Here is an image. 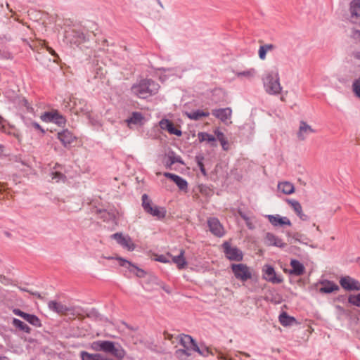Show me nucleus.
<instances>
[{
  "label": "nucleus",
  "instance_id": "61",
  "mask_svg": "<svg viewBox=\"0 0 360 360\" xmlns=\"http://www.w3.org/2000/svg\"><path fill=\"white\" fill-rule=\"evenodd\" d=\"M164 335H165V338L166 339H168V340H172V337H173V335H170V334H169V333H166V332L164 333Z\"/></svg>",
  "mask_w": 360,
  "mask_h": 360
},
{
  "label": "nucleus",
  "instance_id": "20",
  "mask_svg": "<svg viewBox=\"0 0 360 360\" xmlns=\"http://www.w3.org/2000/svg\"><path fill=\"white\" fill-rule=\"evenodd\" d=\"M58 138L65 147L70 145L75 139V136L68 129L58 132Z\"/></svg>",
  "mask_w": 360,
  "mask_h": 360
},
{
  "label": "nucleus",
  "instance_id": "11",
  "mask_svg": "<svg viewBox=\"0 0 360 360\" xmlns=\"http://www.w3.org/2000/svg\"><path fill=\"white\" fill-rule=\"evenodd\" d=\"M207 225L210 232L217 237L224 235V229L219 220L216 217H210L207 219Z\"/></svg>",
  "mask_w": 360,
  "mask_h": 360
},
{
  "label": "nucleus",
  "instance_id": "4",
  "mask_svg": "<svg viewBox=\"0 0 360 360\" xmlns=\"http://www.w3.org/2000/svg\"><path fill=\"white\" fill-rule=\"evenodd\" d=\"M263 81L264 86L268 94H278L281 93L282 87L279 82V75L277 70L267 72Z\"/></svg>",
  "mask_w": 360,
  "mask_h": 360
},
{
  "label": "nucleus",
  "instance_id": "46",
  "mask_svg": "<svg viewBox=\"0 0 360 360\" xmlns=\"http://www.w3.org/2000/svg\"><path fill=\"white\" fill-rule=\"evenodd\" d=\"M169 255H158L155 258V260L156 261H158L160 262H162V263H168L169 262V260L168 259V257Z\"/></svg>",
  "mask_w": 360,
  "mask_h": 360
},
{
  "label": "nucleus",
  "instance_id": "30",
  "mask_svg": "<svg viewBox=\"0 0 360 360\" xmlns=\"http://www.w3.org/2000/svg\"><path fill=\"white\" fill-rule=\"evenodd\" d=\"M349 11L352 18L360 19V0H352L349 4Z\"/></svg>",
  "mask_w": 360,
  "mask_h": 360
},
{
  "label": "nucleus",
  "instance_id": "19",
  "mask_svg": "<svg viewBox=\"0 0 360 360\" xmlns=\"http://www.w3.org/2000/svg\"><path fill=\"white\" fill-rule=\"evenodd\" d=\"M264 241L267 245L270 246L284 248L286 245V244L283 243L281 238H279L272 233H266Z\"/></svg>",
  "mask_w": 360,
  "mask_h": 360
},
{
  "label": "nucleus",
  "instance_id": "25",
  "mask_svg": "<svg viewBox=\"0 0 360 360\" xmlns=\"http://www.w3.org/2000/svg\"><path fill=\"white\" fill-rule=\"evenodd\" d=\"M185 251L181 249L177 256L169 255L172 257V262L176 264L179 269H184L187 264V262L184 257Z\"/></svg>",
  "mask_w": 360,
  "mask_h": 360
},
{
  "label": "nucleus",
  "instance_id": "22",
  "mask_svg": "<svg viewBox=\"0 0 360 360\" xmlns=\"http://www.w3.org/2000/svg\"><path fill=\"white\" fill-rule=\"evenodd\" d=\"M290 266L292 269L289 270V274L294 276H302L305 271L304 265L297 259H291Z\"/></svg>",
  "mask_w": 360,
  "mask_h": 360
},
{
  "label": "nucleus",
  "instance_id": "5",
  "mask_svg": "<svg viewBox=\"0 0 360 360\" xmlns=\"http://www.w3.org/2000/svg\"><path fill=\"white\" fill-rule=\"evenodd\" d=\"M141 200L143 209L147 214L156 217L158 219H162L165 217L166 209L163 207L155 205L147 194L142 195Z\"/></svg>",
  "mask_w": 360,
  "mask_h": 360
},
{
  "label": "nucleus",
  "instance_id": "9",
  "mask_svg": "<svg viewBox=\"0 0 360 360\" xmlns=\"http://www.w3.org/2000/svg\"><path fill=\"white\" fill-rule=\"evenodd\" d=\"M111 238L115 240L122 248L129 251H132L135 248V245L129 236H124L122 233H115L111 236Z\"/></svg>",
  "mask_w": 360,
  "mask_h": 360
},
{
  "label": "nucleus",
  "instance_id": "39",
  "mask_svg": "<svg viewBox=\"0 0 360 360\" xmlns=\"http://www.w3.org/2000/svg\"><path fill=\"white\" fill-rule=\"evenodd\" d=\"M348 302L352 305L360 307V292L357 295H350L348 297Z\"/></svg>",
  "mask_w": 360,
  "mask_h": 360
},
{
  "label": "nucleus",
  "instance_id": "50",
  "mask_svg": "<svg viewBox=\"0 0 360 360\" xmlns=\"http://www.w3.org/2000/svg\"><path fill=\"white\" fill-rule=\"evenodd\" d=\"M296 214L300 217V219L303 221H307L309 219L308 216L303 213L302 208L296 212Z\"/></svg>",
  "mask_w": 360,
  "mask_h": 360
},
{
  "label": "nucleus",
  "instance_id": "32",
  "mask_svg": "<svg viewBox=\"0 0 360 360\" xmlns=\"http://www.w3.org/2000/svg\"><path fill=\"white\" fill-rule=\"evenodd\" d=\"M256 70L254 68H250L244 71H240L236 72V76L239 79H246L248 80L252 79L256 75Z\"/></svg>",
  "mask_w": 360,
  "mask_h": 360
},
{
  "label": "nucleus",
  "instance_id": "26",
  "mask_svg": "<svg viewBox=\"0 0 360 360\" xmlns=\"http://www.w3.org/2000/svg\"><path fill=\"white\" fill-rule=\"evenodd\" d=\"M97 214L104 221H113L116 217V212L114 210H97Z\"/></svg>",
  "mask_w": 360,
  "mask_h": 360
},
{
  "label": "nucleus",
  "instance_id": "33",
  "mask_svg": "<svg viewBox=\"0 0 360 360\" xmlns=\"http://www.w3.org/2000/svg\"><path fill=\"white\" fill-rule=\"evenodd\" d=\"M12 324L14 327L18 328L19 330H21L22 332H25L27 334L31 333V328L29 327L26 323H25L23 321H20L18 319H13L12 321Z\"/></svg>",
  "mask_w": 360,
  "mask_h": 360
},
{
  "label": "nucleus",
  "instance_id": "28",
  "mask_svg": "<svg viewBox=\"0 0 360 360\" xmlns=\"http://www.w3.org/2000/svg\"><path fill=\"white\" fill-rule=\"evenodd\" d=\"M143 282V287L147 290H150L158 285V278L153 275H147Z\"/></svg>",
  "mask_w": 360,
  "mask_h": 360
},
{
  "label": "nucleus",
  "instance_id": "44",
  "mask_svg": "<svg viewBox=\"0 0 360 360\" xmlns=\"http://www.w3.org/2000/svg\"><path fill=\"white\" fill-rule=\"evenodd\" d=\"M195 160H196L198 166L199 167L202 174H204V175H206V171H205V169L204 167L203 162H202V161L204 160L203 156L198 155V156H196Z\"/></svg>",
  "mask_w": 360,
  "mask_h": 360
},
{
  "label": "nucleus",
  "instance_id": "58",
  "mask_svg": "<svg viewBox=\"0 0 360 360\" xmlns=\"http://www.w3.org/2000/svg\"><path fill=\"white\" fill-rule=\"evenodd\" d=\"M32 316V314H27V313H25H25L23 314L22 316V318L25 321H26L29 322V321H30V318H31V316Z\"/></svg>",
  "mask_w": 360,
  "mask_h": 360
},
{
  "label": "nucleus",
  "instance_id": "13",
  "mask_svg": "<svg viewBox=\"0 0 360 360\" xmlns=\"http://www.w3.org/2000/svg\"><path fill=\"white\" fill-rule=\"evenodd\" d=\"M179 342L184 348H189L202 354V352L191 336L188 335H181Z\"/></svg>",
  "mask_w": 360,
  "mask_h": 360
},
{
  "label": "nucleus",
  "instance_id": "40",
  "mask_svg": "<svg viewBox=\"0 0 360 360\" xmlns=\"http://www.w3.org/2000/svg\"><path fill=\"white\" fill-rule=\"evenodd\" d=\"M352 90L355 96L360 99V77L353 82Z\"/></svg>",
  "mask_w": 360,
  "mask_h": 360
},
{
  "label": "nucleus",
  "instance_id": "53",
  "mask_svg": "<svg viewBox=\"0 0 360 360\" xmlns=\"http://www.w3.org/2000/svg\"><path fill=\"white\" fill-rule=\"evenodd\" d=\"M30 126L35 128L36 129L40 130L42 133H44V130L41 128V127L36 122H31Z\"/></svg>",
  "mask_w": 360,
  "mask_h": 360
},
{
  "label": "nucleus",
  "instance_id": "3",
  "mask_svg": "<svg viewBox=\"0 0 360 360\" xmlns=\"http://www.w3.org/2000/svg\"><path fill=\"white\" fill-rule=\"evenodd\" d=\"M49 309L56 312L58 314L61 315H70L72 316H79V317H84V311L80 307H68V306L63 304L60 302L51 300L48 303Z\"/></svg>",
  "mask_w": 360,
  "mask_h": 360
},
{
  "label": "nucleus",
  "instance_id": "48",
  "mask_svg": "<svg viewBox=\"0 0 360 360\" xmlns=\"http://www.w3.org/2000/svg\"><path fill=\"white\" fill-rule=\"evenodd\" d=\"M266 51L262 46H261L258 51L259 57L261 60H265Z\"/></svg>",
  "mask_w": 360,
  "mask_h": 360
},
{
  "label": "nucleus",
  "instance_id": "63",
  "mask_svg": "<svg viewBox=\"0 0 360 360\" xmlns=\"http://www.w3.org/2000/svg\"><path fill=\"white\" fill-rule=\"evenodd\" d=\"M246 225L250 229H253V226L252 225V224L250 222V220L246 221Z\"/></svg>",
  "mask_w": 360,
  "mask_h": 360
},
{
  "label": "nucleus",
  "instance_id": "10",
  "mask_svg": "<svg viewBox=\"0 0 360 360\" xmlns=\"http://www.w3.org/2000/svg\"><path fill=\"white\" fill-rule=\"evenodd\" d=\"M263 278L266 281L272 283H281L283 282V278L280 276H277L274 268L271 265H264L262 269Z\"/></svg>",
  "mask_w": 360,
  "mask_h": 360
},
{
  "label": "nucleus",
  "instance_id": "42",
  "mask_svg": "<svg viewBox=\"0 0 360 360\" xmlns=\"http://www.w3.org/2000/svg\"><path fill=\"white\" fill-rule=\"evenodd\" d=\"M288 203L291 206L295 213L302 208L301 204L297 200H288Z\"/></svg>",
  "mask_w": 360,
  "mask_h": 360
},
{
  "label": "nucleus",
  "instance_id": "27",
  "mask_svg": "<svg viewBox=\"0 0 360 360\" xmlns=\"http://www.w3.org/2000/svg\"><path fill=\"white\" fill-rule=\"evenodd\" d=\"M186 116L192 120H200L202 117H208L210 115V112L208 111L202 110H193L189 112H186Z\"/></svg>",
  "mask_w": 360,
  "mask_h": 360
},
{
  "label": "nucleus",
  "instance_id": "34",
  "mask_svg": "<svg viewBox=\"0 0 360 360\" xmlns=\"http://www.w3.org/2000/svg\"><path fill=\"white\" fill-rule=\"evenodd\" d=\"M174 163H180L184 165L182 158L179 155H176L174 152L171 151L168 153V161L167 162V166L171 167Z\"/></svg>",
  "mask_w": 360,
  "mask_h": 360
},
{
  "label": "nucleus",
  "instance_id": "12",
  "mask_svg": "<svg viewBox=\"0 0 360 360\" xmlns=\"http://www.w3.org/2000/svg\"><path fill=\"white\" fill-rule=\"evenodd\" d=\"M66 38L71 44L79 45L87 40V37L84 33L79 30H72L68 32Z\"/></svg>",
  "mask_w": 360,
  "mask_h": 360
},
{
  "label": "nucleus",
  "instance_id": "45",
  "mask_svg": "<svg viewBox=\"0 0 360 360\" xmlns=\"http://www.w3.org/2000/svg\"><path fill=\"white\" fill-rule=\"evenodd\" d=\"M28 323L35 327L41 326V322L40 319L34 314H32Z\"/></svg>",
  "mask_w": 360,
  "mask_h": 360
},
{
  "label": "nucleus",
  "instance_id": "29",
  "mask_svg": "<svg viewBox=\"0 0 360 360\" xmlns=\"http://www.w3.org/2000/svg\"><path fill=\"white\" fill-rule=\"evenodd\" d=\"M278 319L281 324L283 326H290L297 322L294 317L289 316L286 312H282Z\"/></svg>",
  "mask_w": 360,
  "mask_h": 360
},
{
  "label": "nucleus",
  "instance_id": "57",
  "mask_svg": "<svg viewBox=\"0 0 360 360\" xmlns=\"http://www.w3.org/2000/svg\"><path fill=\"white\" fill-rule=\"evenodd\" d=\"M6 122V120H4V118L0 115V130H5V125H4V122Z\"/></svg>",
  "mask_w": 360,
  "mask_h": 360
},
{
  "label": "nucleus",
  "instance_id": "52",
  "mask_svg": "<svg viewBox=\"0 0 360 360\" xmlns=\"http://www.w3.org/2000/svg\"><path fill=\"white\" fill-rule=\"evenodd\" d=\"M206 136H207V133L206 132H199L198 134V139L200 142L206 141Z\"/></svg>",
  "mask_w": 360,
  "mask_h": 360
},
{
  "label": "nucleus",
  "instance_id": "37",
  "mask_svg": "<svg viewBox=\"0 0 360 360\" xmlns=\"http://www.w3.org/2000/svg\"><path fill=\"white\" fill-rule=\"evenodd\" d=\"M81 358L82 360H101L102 355L101 354H89L86 352H81Z\"/></svg>",
  "mask_w": 360,
  "mask_h": 360
},
{
  "label": "nucleus",
  "instance_id": "38",
  "mask_svg": "<svg viewBox=\"0 0 360 360\" xmlns=\"http://www.w3.org/2000/svg\"><path fill=\"white\" fill-rule=\"evenodd\" d=\"M51 122L56 123V124H58L59 126H62V125L65 124V119L63 116H62L61 115H60L58 112H57L56 111V112H54L53 120Z\"/></svg>",
  "mask_w": 360,
  "mask_h": 360
},
{
  "label": "nucleus",
  "instance_id": "56",
  "mask_svg": "<svg viewBox=\"0 0 360 360\" xmlns=\"http://www.w3.org/2000/svg\"><path fill=\"white\" fill-rule=\"evenodd\" d=\"M13 312L14 314H15L16 316H19L22 318L23 314L25 313L24 311H21L20 309H14L13 310Z\"/></svg>",
  "mask_w": 360,
  "mask_h": 360
},
{
  "label": "nucleus",
  "instance_id": "7",
  "mask_svg": "<svg viewBox=\"0 0 360 360\" xmlns=\"http://www.w3.org/2000/svg\"><path fill=\"white\" fill-rule=\"evenodd\" d=\"M223 248L226 257L229 260L239 262L243 259V252L238 248L231 247L228 242L223 243Z\"/></svg>",
  "mask_w": 360,
  "mask_h": 360
},
{
  "label": "nucleus",
  "instance_id": "64",
  "mask_svg": "<svg viewBox=\"0 0 360 360\" xmlns=\"http://www.w3.org/2000/svg\"><path fill=\"white\" fill-rule=\"evenodd\" d=\"M355 58L360 59V51H358L354 55Z\"/></svg>",
  "mask_w": 360,
  "mask_h": 360
},
{
  "label": "nucleus",
  "instance_id": "17",
  "mask_svg": "<svg viewBox=\"0 0 360 360\" xmlns=\"http://www.w3.org/2000/svg\"><path fill=\"white\" fill-rule=\"evenodd\" d=\"M160 127L167 131L170 134H174L178 136H181L182 132L181 130L176 129L174 124L167 119H162L159 122Z\"/></svg>",
  "mask_w": 360,
  "mask_h": 360
},
{
  "label": "nucleus",
  "instance_id": "51",
  "mask_svg": "<svg viewBox=\"0 0 360 360\" xmlns=\"http://www.w3.org/2000/svg\"><path fill=\"white\" fill-rule=\"evenodd\" d=\"M352 37L354 39H357V40L360 41V30H353L352 31Z\"/></svg>",
  "mask_w": 360,
  "mask_h": 360
},
{
  "label": "nucleus",
  "instance_id": "49",
  "mask_svg": "<svg viewBox=\"0 0 360 360\" xmlns=\"http://www.w3.org/2000/svg\"><path fill=\"white\" fill-rule=\"evenodd\" d=\"M46 49L52 56H53L56 58L53 60V62L58 63V59H59L58 55L56 53V51L52 48H51L49 46H46Z\"/></svg>",
  "mask_w": 360,
  "mask_h": 360
},
{
  "label": "nucleus",
  "instance_id": "62",
  "mask_svg": "<svg viewBox=\"0 0 360 360\" xmlns=\"http://www.w3.org/2000/svg\"><path fill=\"white\" fill-rule=\"evenodd\" d=\"M240 217L246 221H249L250 219L245 214L240 213Z\"/></svg>",
  "mask_w": 360,
  "mask_h": 360
},
{
  "label": "nucleus",
  "instance_id": "36",
  "mask_svg": "<svg viewBox=\"0 0 360 360\" xmlns=\"http://www.w3.org/2000/svg\"><path fill=\"white\" fill-rule=\"evenodd\" d=\"M214 134L217 136V139L220 142L223 149L224 150H228V146H227L228 141H227L226 139L225 138L224 133L219 130H215Z\"/></svg>",
  "mask_w": 360,
  "mask_h": 360
},
{
  "label": "nucleus",
  "instance_id": "8",
  "mask_svg": "<svg viewBox=\"0 0 360 360\" xmlns=\"http://www.w3.org/2000/svg\"><path fill=\"white\" fill-rule=\"evenodd\" d=\"M339 282L341 287L347 291L360 290V282L349 276L341 277Z\"/></svg>",
  "mask_w": 360,
  "mask_h": 360
},
{
  "label": "nucleus",
  "instance_id": "23",
  "mask_svg": "<svg viewBox=\"0 0 360 360\" xmlns=\"http://www.w3.org/2000/svg\"><path fill=\"white\" fill-rule=\"evenodd\" d=\"M321 284L323 285V287L319 289V291L321 293L328 294L334 291H338L340 289L337 284L328 280L321 281Z\"/></svg>",
  "mask_w": 360,
  "mask_h": 360
},
{
  "label": "nucleus",
  "instance_id": "60",
  "mask_svg": "<svg viewBox=\"0 0 360 360\" xmlns=\"http://www.w3.org/2000/svg\"><path fill=\"white\" fill-rule=\"evenodd\" d=\"M30 293L32 294V295H34V296L37 297L39 299H43L41 295L38 292L30 291Z\"/></svg>",
  "mask_w": 360,
  "mask_h": 360
},
{
  "label": "nucleus",
  "instance_id": "18",
  "mask_svg": "<svg viewBox=\"0 0 360 360\" xmlns=\"http://www.w3.org/2000/svg\"><path fill=\"white\" fill-rule=\"evenodd\" d=\"M266 217L274 226H282L284 225L291 226L290 219L286 217H281L278 214H269L266 216Z\"/></svg>",
  "mask_w": 360,
  "mask_h": 360
},
{
  "label": "nucleus",
  "instance_id": "31",
  "mask_svg": "<svg viewBox=\"0 0 360 360\" xmlns=\"http://www.w3.org/2000/svg\"><path fill=\"white\" fill-rule=\"evenodd\" d=\"M278 189L285 195L292 194L295 191L293 184L288 181L279 183L278 184Z\"/></svg>",
  "mask_w": 360,
  "mask_h": 360
},
{
  "label": "nucleus",
  "instance_id": "47",
  "mask_svg": "<svg viewBox=\"0 0 360 360\" xmlns=\"http://www.w3.org/2000/svg\"><path fill=\"white\" fill-rule=\"evenodd\" d=\"M206 141L211 143V145L212 146H216V138L212 135L207 133V136H206Z\"/></svg>",
  "mask_w": 360,
  "mask_h": 360
},
{
  "label": "nucleus",
  "instance_id": "41",
  "mask_svg": "<svg viewBox=\"0 0 360 360\" xmlns=\"http://www.w3.org/2000/svg\"><path fill=\"white\" fill-rule=\"evenodd\" d=\"M51 179L53 180H55L56 182H59L60 181H65V179H66V177L64 174H63L62 173L58 172H52L51 174Z\"/></svg>",
  "mask_w": 360,
  "mask_h": 360
},
{
  "label": "nucleus",
  "instance_id": "16",
  "mask_svg": "<svg viewBox=\"0 0 360 360\" xmlns=\"http://www.w3.org/2000/svg\"><path fill=\"white\" fill-rule=\"evenodd\" d=\"M212 114L223 122H226L231 117L232 110L230 108L214 109Z\"/></svg>",
  "mask_w": 360,
  "mask_h": 360
},
{
  "label": "nucleus",
  "instance_id": "35",
  "mask_svg": "<svg viewBox=\"0 0 360 360\" xmlns=\"http://www.w3.org/2000/svg\"><path fill=\"white\" fill-rule=\"evenodd\" d=\"M193 351V349L189 348L179 349L176 350L175 356L181 360H186L191 355Z\"/></svg>",
  "mask_w": 360,
  "mask_h": 360
},
{
  "label": "nucleus",
  "instance_id": "1",
  "mask_svg": "<svg viewBox=\"0 0 360 360\" xmlns=\"http://www.w3.org/2000/svg\"><path fill=\"white\" fill-rule=\"evenodd\" d=\"M160 86L158 83L150 79L141 80L139 83L134 84L131 88V93L140 98H147L158 93Z\"/></svg>",
  "mask_w": 360,
  "mask_h": 360
},
{
  "label": "nucleus",
  "instance_id": "21",
  "mask_svg": "<svg viewBox=\"0 0 360 360\" xmlns=\"http://www.w3.org/2000/svg\"><path fill=\"white\" fill-rule=\"evenodd\" d=\"M164 176L167 178L172 179L176 184V186L179 187L180 190L184 191L187 189V181L180 176L169 172H165L164 174Z\"/></svg>",
  "mask_w": 360,
  "mask_h": 360
},
{
  "label": "nucleus",
  "instance_id": "6",
  "mask_svg": "<svg viewBox=\"0 0 360 360\" xmlns=\"http://www.w3.org/2000/svg\"><path fill=\"white\" fill-rule=\"evenodd\" d=\"M231 268L238 280L245 282L252 278V271L245 264H232Z\"/></svg>",
  "mask_w": 360,
  "mask_h": 360
},
{
  "label": "nucleus",
  "instance_id": "43",
  "mask_svg": "<svg viewBox=\"0 0 360 360\" xmlns=\"http://www.w3.org/2000/svg\"><path fill=\"white\" fill-rule=\"evenodd\" d=\"M53 115L54 112H45L41 115L40 118L44 122H51L53 120Z\"/></svg>",
  "mask_w": 360,
  "mask_h": 360
},
{
  "label": "nucleus",
  "instance_id": "59",
  "mask_svg": "<svg viewBox=\"0 0 360 360\" xmlns=\"http://www.w3.org/2000/svg\"><path fill=\"white\" fill-rule=\"evenodd\" d=\"M32 316V314H27V313H25H25L23 314L22 316V318L25 321H26L29 322V321H30V318H31V316Z\"/></svg>",
  "mask_w": 360,
  "mask_h": 360
},
{
  "label": "nucleus",
  "instance_id": "15",
  "mask_svg": "<svg viewBox=\"0 0 360 360\" xmlns=\"http://www.w3.org/2000/svg\"><path fill=\"white\" fill-rule=\"evenodd\" d=\"M315 131L306 122L302 120L300 122L297 136L299 140L304 141L310 134L315 133Z\"/></svg>",
  "mask_w": 360,
  "mask_h": 360
},
{
  "label": "nucleus",
  "instance_id": "14",
  "mask_svg": "<svg viewBox=\"0 0 360 360\" xmlns=\"http://www.w3.org/2000/svg\"><path fill=\"white\" fill-rule=\"evenodd\" d=\"M117 259L120 261V266L127 268L130 272L135 274L136 276L145 278L146 276H147L143 270L139 269L136 265L132 264L130 262L122 258H117Z\"/></svg>",
  "mask_w": 360,
  "mask_h": 360
},
{
  "label": "nucleus",
  "instance_id": "55",
  "mask_svg": "<svg viewBox=\"0 0 360 360\" xmlns=\"http://www.w3.org/2000/svg\"><path fill=\"white\" fill-rule=\"evenodd\" d=\"M266 52L272 51L274 49L275 46L272 44H266L262 46Z\"/></svg>",
  "mask_w": 360,
  "mask_h": 360
},
{
  "label": "nucleus",
  "instance_id": "2",
  "mask_svg": "<svg viewBox=\"0 0 360 360\" xmlns=\"http://www.w3.org/2000/svg\"><path fill=\"white\" fill-rule=\"evenodd\" d=\"M91 348L95 352L110 354L119 359H122L126 354L125 350L120 344L108 340L94 341L91 343Z\"/></svg>",
  "mask_w": 360,
  "mask_h": 360
},
{
  "label": "nucleus",
  "instance_id": "24",
  "mask_svg": "<svg viewBox=\"0 0 360 360\" xmlns=\"http://www.w3.org/2000/svg\"><path fill=\"white\" fill-rule=\"evenodd\" d=\"M143 116L140 112H133L131 115L126 120L127 125L131 128V125H141Z\"/></svg>",
  "mask_w": 360,
  "mask_h": 360
},
{
  "label": "nucleus",
  "instance_id": "54",
  "mask_svg": "<svg viewBox=\"0 0 360 360\" xmlns=\"http://www.w3.org/2000/svg\"><path fill=\"white\" fill-rule=\"evenodd\" d=\"M104 74L103 69L101 67H98L96 70L95 77H101Z\"/></svg>",
  "mask_w": 360,
  "mask_h": 360
}]
</instances>
